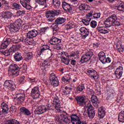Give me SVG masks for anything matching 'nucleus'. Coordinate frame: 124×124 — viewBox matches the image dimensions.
Listing matches in <instances>:
<instances>
[{
    "label": "nucleus",
    "mask_w": 124,
    "mask_h": 124,
    "mask_svg": "<svg viewBox=\"0 0 124 124\" xmlns=\"http://www.w3.org/2000/svg\"><path fill=\"white\" fill-rule=\"evenodd\" d=\"M60 108H61L60 100L59 97L56 96L54 98L53 104L39 106L35 109L34 113L35 115H41L49 110H55V108L56 110H60Z\"/></svg>",
    "instance_id": "obj_1"
},
{
    "label": "nucleus",
    "mask_w": 124,
    "mask_h": 124,
    "mask_svg": "<svg viewBox=\"0 0 124 124\" xmlns=\"http://www.w3.org/2000/svg\"><path fill=\"white\" fill-rule=\"evenodd\" d=\"M14 40H16V39H15V37L14 35L9 36L6 38V40L1 44L0 52L6 57L11 56V55H12V53H14L19 49L18 46H13L9 50H4V49H6L8 45H9L12 42L14 41Z\"/></svg>",
    "instance_id": "obj_2"
},
{
    "label": "nucleus",
    "mask_w": 124,
    "mask_h": 124,
    "mask_svg": "<svg viewBox=\"0 0 124 124\" xmlns=\"http://www.w3.org/2000/svg\"><path fill=\"white\" fill-rule=\"evenodd\" d=\"M27 69H28V65L26 63H24L22 66L13 63L9 65L8 71L12 72L13 76L16 77L19 75V72H21V73H26Z\"/></svg>",
    "instance_id": "obj_3"
},
{
    "label": "nucleus",
    "mask_w": 124,
    "mask_h": 124,
    "mask_svg": "<svg viewBox=\"0 0 124 124\" xmlns=\"http://www.w3.org/2000/svg\"><path fill=\"white\" fill-rule=\"evenodd\" d=\"M104 24L107 28H110L112 26L119 27L122 25L121 22L118 21V17L115 14H113L108 17L104 22Z\"/></svg>",
    "instance_id": "obj_4"
},
{
    "label": "nucleus",
    "mask_w": 124,
    "mask_h": 124,
    "mask_svg": "<svg viewBox=\"0 0 124 124\" xmlns=\"http://www.w3.org/2000/svg\"><path fill=\"white\" fill-rule=\"evenodd\" d=\"M49 30H50L49 27H42L39 30V31L35 29H33L27 33V37L29 38H34V37L37 36L38 34H40V35L46 34Z\"/></svg>",
    "instance_id": "obj_5"
},
{
    "label": "nucleus",
    "mask_w": 124,
    "mask_h": 124,
    "mask_svg": "<svg viewBox=\"0 0 124 124\" xmlns=\"http://www.w3.org/2000/svg\"><path fill=\"white\" fill-rule=\"evenodd\" d=\"M23 21L21 19H18L16 20L12 24L10 25L9 31L11 33H15L19 31L20 29H22V24Z\"/></svg>",
    "instance_id": "obj_6"
},
{
    "label": "nucleus",
    "mask_w": 124,
    "mask_h": 124,
    "mask_svg": "<svg viewBox=\"0 0 124 124\" xmlns=\"http://www.w3.org/2000/svg\"><path fill=\"white\" fill-rule=\"evenodd\" d=\"M61 13V10H48L46 12V16L48 22H53L55 20V16H58Z\"/></svg>",
    "instance_id": "obj_7"
},
{
    "label": "nucleus",
    "mask_w": 124,
    "mask_h": 124,
    "mask_svg": "<svg viewBox=\"0 0 124 124\" xmlns=\"http://www.w3.org/2000/svg\"><path fill=\"white\" fill-rule=\"evenodd\" d=\"M68 115V114H67L66 112L64 111V113H62L61 115L62 119H61V118H60L59 116H56L55 118L56 124H62L63 123L67 124L69 121L68 117H67Z\"/></svg>",
    "instance_id": "obj_8"
},
{
    "label": "nucleus",
    "mask_w": 124,
    "mask_h": 124,
    "mask_svg": "<svg viewBox=\"0 0 124 124\" xmlns=\"http://www.w3.org/2000/svg\"><path fill=\"white\" fill-rule=\"evenodd\" d=\"M93 56V52L91 50H87L84 54L81 57L80 59V62L81 63H85L92 60V57Z\"/></svg>",
    "instance_id": "obj_9"
},
{
    "label": "nucleus",
    "mask_w": 124,
    "mask_h": 124,
    "mask_svg": "<svg viewBox=\"0 0 124 124\" xmlns=\"http://www.w3.org/2000/svg\"><path fill=\"white\" fill-rule=\"evenodd\" d=\"M75 99L77 102V104L80 107L86 106L87 104V97L84 95L77 96L75 97Z\"/></svg>",
    "instance_id": "obj_10"
},
{
    "label": "nucleus",
    "mask_w": 124,
    "mask_h": 124,
    "mask_svg": "<svg viewBox=\"0 0 124 124\" xmlns=\"http://www.w3.org/2000/svg\"><path fill=\"white\" fill-rule=\"evenodd\" d=\"M3 86L6 89L10 91V92H13V91H15V89H16V85H15V83L14 81L12 80H6L5 81Z\"/></svg>",
    "instance_id": "obj_11"
},
{
    "label": "nucleus",
    "mask_w": 124,
    "mask_h": 124,
    "mask_svg": "<svg viewBox=\"0 0 124 124\" xmlns=\"http://www.w3.org/2000/svg\"><path fill=\"white\" fill-rule=\"evenodd\" d=\"M41 92H43L41 88L37 86L34 87L31 90V95L34 99H36V98H39V96H40Z\"/></svg>",
    "instance_id": "obj_12"
},
{
    "label": "nucleus",
    "mask_w": 124,
    "mask_h": 124,
    "mask_svg": "<svg viewBox=\"0 0 124 124\" xmlns=\"http://www.w3.org/2000/svg\"><path fill=\"white\" fill-rule=\"evenodd\" d=\"M49 80L51 86H53V87H58L60 84L58 78L54 73H51L49 75Z\"/></svg>",
    "instance_id": "obj_13"
},
{
    "label": "nucleus",
    "mask_w": 124,
    "mask_h": 124,
    "mask_svg": "<svg viewBox=\"0 0 124 124\" xmlns=\"http://www.w3.org/2000/svg\"><path fill=\"white\" fill-rule=\"evenodd\" d=\"M87 114L88 115V117L90 119H93L94 118V116H95V111L94 109H93V107L92 104L90 103H88L87 106Z\"/></svg>",
    "instance_id": "obj_14"
},
{
    "label": "nucleus",
    "mask_w": 124,
    "mask_h": 124,
    "mask_svg": "<svg viewBox=\"0 0 124 124\" xmlns=\"http://www.w3.org/2000/svg\"><path fill=\"white\" fill-rule=\"evenodd\" d=\"M16 97H15L14 99L17 100V102H19V103L24 101L25 98H26V95L25 94V93L23 90L16 93Z\"/></svg>",
    "instance_id": "obj_15"
},
{
    "label": "nucleus",
    "mask_w": 124,
    "mask_h": 124,
    "mask_svg": "<svg viewBox=\"0 0 124 124\" xmlns=\"http://www.w3.org/2000/svg\"><path fill=\"white\" fill-rule=\"evenodd\" d=\"M87 73L90 77L93 78L95 80H97L99 78L98 75H97V72L93 68L88 69Z\"/></svg>",
    "instance_id": "obj_16"
},
{
    "label": "nucleus",
    "mask_w": 124,
    "mask_h": 124,
    "mask_svg": "<svg viewBox=\"0 0 124 124\" xmlns=\"http://www.w3.org/2000/svg\"><path fill=\"white\" fill-rule=\"evenodd\" d=\"M123 71H124V67L122 66H119L116 68L114 72V75L117 79H121L123 76Z\"/></svg>",
    "instance_id": "obj_17"
},
{
    "label": "nucleus",
    "mask_w": 124,
    "mask_h": 124,
    "mask_svg": "<svg viewBox=\"0 0 124 124\" xmlns=\"http://www.w3.org/2000/svg\"><path fill=\"white\" fill-rule=\"evenodd\" d=\"M79 31L81 33V37L83 39L87 38L90 35V30L85 27H81L79 29Z\"/></svg>",
    "instance_id": "obj_18"
},
{
    "label": "nucleus",
    "mask_w": 124,
    "mask_h": 124,
    "mask_svg": "<svg viewBox=\"0 0 124 124\" xmlns=\"http://www.w3.org/2000/svg\"><path fill=\"white\" fill-rule=\"evenodd\" d=\"M62 7L66 12H72V7H71V5L64 1L62 2Z\"/></svg>",
    "instance_id": "obj_19"
},
{
    "label": "nucleus",
    "mask_w": 124,
    "mask_h": 124,
    "mask_svg": "<svg viewBox=\"0 0 124 124\" xmlns=\"http://www.w3.org/2000/svg\"><path fill=\"white\" fill-rule=\"evenodd\" d=\"M31 0H20V2L22 6L27 9V10H31V6L28 3H30Z\"/></svg>",
    "instance_id": "obj_20"
},
{
    "label": "nucleus",
    "mask_w": 124,
    "mask_h": 124,
    "mask_svg": "<svg viewBox=\"0 0 124 124\" xmlns=\"http://www.w3.org/2000/svg\"><path fill=\"white\" fill-rule=\"evenodd\" d=\"M73 88L68 86H65L62 89V94L63 95H68L71 94Z\"/></svg>",
    "instance_id": "obj_21"
},
{
    "label": "nucleus",
    "mask_w": 124,
    "mask_h": 124,
    "mask_svg": "<svg viewBox=\"0 0 124 124\" xmlns=\"http://www.w3.org/2000/svg\"><path fill=\"white\" fill-rule=\"evenodd\" d=\"M61 42H62V40L55 36H52L49 41V43L51 45H58L60 44Z\"/></svg>",
    "instance_id": "obj_22"
},
{
    "label": "nucleus",
    "mask_w": 124,
    "mask_h": 124,
    "mask_svg": "<svg viewBox=\"0 0 124 124\" xmlns=\"http://www.w3.org/2000/svg\"><path fill=\"white\" fill-rule=\"evenodd\" d=\"M71 120L73 124H81L80 118L76 114H72L71 116Z\"/></svg>",
    "instance_id": "obj_23"
},
{
    "label": "nucleus",
    "mask_w": 124,
    "mask_h": 124,
    "mask_svg": "<svg viewBox=\"0 0 124 124\" xmlns=\"http://www.w3.org/2000/svg\"><path fill=\"white\" fill-rule=\"evenodd\" d=\"M96 31H98V32H100V33H103L104 34H105V33H108V32H109V31L107 29V28H106V27L103 26H100L99 25H98L96 28Z\"/></svg>",
    "instance_id": "obj_24"
},
{
    "label": "nucleus",
    "mask_w": 124,
    "mask_h": 124,
    "mask_svg": "<svg viewBox=\"0 0 124 124\" xmlns=\"http://www.w3.org/2000/svg\"><path fill=\"white\" fill-rule=\"evenodd\" d=\"M1 108L2 110V112H3V114L5 115H7L8 114V111L9 110V108H8V105L5 102H2L1 104Z\"/></svg>",
    "instance_id": "obj_25"
},
{
    "label": "nucleus",
    "mask_w": 124,
    "mask_h": 124,
    "mask_svg": "<svg viewBox=\"0 0 124 124\" xmlns=\"http://www.w3.org/2000/svg\"><path fill=\"white\" fill-rule=\"evenodd\" d=\"M106 112H105V108L103 106L99 108L98 111V115L101 119H103L105 117Z\"/></svg>",
    "instance_id": "obj_26"
},
{
    "label": "nucleus",
    "mask_w": 124,
    "mask_h": 124,
    "mask_svg": "<svg viewBox=\"0 0 124 124\" xmlns=\"http://www.w3.org/2000/svg\"><path fill=\"white\" fill-rule=\"evenodd\" d=\"M19 111L25 116H31V112L25 107L21 108Z\"/></svg>",
    "instance_id": "obj_27"
},
{
    "label": "nucleus",
    "mask_w": 124,
    "mask_h": 124,
    "mask_svg": "<svg viewBox=\"0 0 124 124\" xmlns=\"http://www.w3.org/2000/svg\"><path fill=\"white\" fill-rule=\"evenodd\" d=\"M14 59L15 62H21L23 61V57H22V53L16 52L14 55Z\"/></svg>",
    "instance_id": "obj_28"
},
{
    "label": "nucleus",
    "mask_w": 124,
    "mask_h": 124,
    "mask_svg": "<svg viewBox=\"0 0 124 124\" xmlns=\"http://www.w3.org/2000/svg\"><path fill=\"white\" fill-rule=\"evenodd\" d=\"M98 56L99 61L102 63L105 60V58H106V54L104 52L101 51L98 53Z\"/></svg>",
    "instance_id": "obj_29"
},
{
    "label": "nucleus",
    "mask_w": 124,
    "mask_h": 124,
    "mask_svg": "<svg viewBox=\"0 0 124 124\" xmlns=\"http://www.w3.org/2000/svg\"><path fill=\"white\" fill-rule=\"evenodd\" d=\"M66 19L65 17H58L56 20H55V22L58 25H62V24L65 23Z\"/></svg>",
    "instance_id": "obj_30"
},
{
    "label": "nucleus",
    "mask_w": 124,
    "mask_h": 124,
    "mask_svg": "<svg viewBox=\"0 0 124 124\" xmlns=\"http://www.w3.org/2000/svg\"><path fill=\"white\" fill-rule=\"evenodd\" d=\"M86 90L85 88V84H81L77 87V92L78 93H84V91Z\"/></svg>",
    "instance_id": "obj_31"
},
{
    "label": "nucleus",
    "mask_w": 124,
    "mask_h": 124,
    "mask_svg": "<svg viewBox=\"0 0 124 124\" xmlns=\"http://www.w3.org/2000/svg\"><path fill=\"white\" fill-rule=\"evenodd\" d=\"M12 9H15V10H20L21 9V8L22 7V6H21V4L17 3L16 2H12Z\"/></svg>",
    "instance_id": "obj_32"
},
{
    "label": "nucleus",
    "mask_w": 124,
    "mask_h": 124,
    "mask_svg": "<svg viewBox=\"0 0 124 124\" xmlns=\"http://www.w3.org/2000/svg\"><path fill=\"white\" fill-rule=\"evenodd\" d=\"M31 39H32V38L28 37V34H27V38L24 39V43H25L26 45H32L33 46H35V43H32V42L31 41Z\"/></svg>",
    "instance_id": "obj_33"
},
{
    "label": "nucleus",
    "mask_w": 124,
    "mask_h": 124,
    "mask_svg": "<svg viewBox=\"0 0 124 124\" xmlns=\"http://www.w3.org/2000/svg\"><path fill=\"white\" fill-rule=\"evenodd\" d=\"M42 66L44 67V69H46V68H48V67L50 66L49 59H46L42 63Z\"/></svg>",
    "instance_id": "obj_34"
},
{
    "label": "nucleus",
    "mask_w": 124,
    "mask_h": 124,
    "mask_svg": "<svg viewBox=\"0 0 124 124\" xmlns=\"http://www.w3.org/2000/svg\"><path fill=\"white\" fill-rule=\"evenodd\" d=\"M5 124H21L20 122L15 119H10L6 121Z\"/></svg>",
    "instance_id": "obj_35"
},
{
    "label": "nucleus",
    "mask_w": 124,
    "mask_h": 124,
    "mask_svg": "<svg viewBox=\"0 0 124 124\" xmlns=\"http://www.w3.org/2000/svg\"><path fill=\"white\" fill-rule=\"evenodd\" d=\"M51 28L53 30V32L55 33L56 32H58L60 28H59V24L56 23V22L53 23L51 25Z\"/></svg>",
    "instance_id": "obj_36"
},
{
    "label": "nucleus",
    "mask_w": 124,
    "mask_h": 124,
    "mask_svg": "<svg viewBox=\"0 0 124 124\" xmlns=\"http://www.w3.org/2000/svg\"><path fill=\"white\" fill-rule=\"evenodd\" d=\"M26 13V11H25L24 9H21L20 10L17 11L16 12V16L17 17H21L22 16H24Z\"/></svg>",
    "instance_id": "obj_37"
},
{
    "label": "nucleus",
    "mask_w": 124,
    "mask_h": 124,
    "mask_svg": "<svg viewBox=\"0 0 124 124\" xmlns=\"http://www.w3.org/2000/svg\"><path fill=\"white\" fill-rule=\"evenodd\" d=\"M118 121L120 122H124V110L121 111L118 115Z\"/></svg>",
    "instance_id": "obj_38"
},
{
    "label": "nucleus",
    "mask_w": 124,
    "mask_h": 124,
    "mask_svg": "<svg viewBox=\"0 0 124 124\" xmlns=\"http://www.w3.org/2000/svg\"><path fill=\"white\" fill-rule=\"evenodd\" d=\"M93 10H91L90 13H88L86 15V19H85L86 21H87L88 22L90 23V22H91L92 18H91V17H92V16H93Z\"/></svg>",
    "instance_id": "obj_39"
},
{
    "label": "nucleus",
    "mask_w": 124,
    "mask_h": 124,
    "mask_svg": "<svg viewBox=\"0 0 124 124\" xmlns=\"http://www.w3.org/2000/svg\"><path fill=\"white\" fill-rule=\"evenodd\" d=\"M3 18L5 19H10L12 16V14L10 12H5L3 14Z\"/></svg>",
    "instance_id": "obj_40"
},
{
    "label": "nucleus",
    "mask_w": 124,
    "mask_h": 124,
    "mask_svg": "<svg viewBox=\"0 0 124 124\" xmlns=\"http://www.w3.org/2000/svg\"><path fill=\"white\" fill-rule=\"evenodd\" d=\"M117 9L119 11L124 12V2H120L117 5Z\"/></svg>",
    "instance_id": "obj_41"
},
{
    "label": "nucleus",
    "mask_w": 124,
    "mask_h": 124,
    "mask_svg": "<svg viewBox=\"0 0 124 124\" xmlns=\"http://www.w3.org/2000/svg\"><path fill=\"white\" fill-rule=\"evenodd\" d=\"M62 62H63L66 65H68L69 64V62H70V60H69V59L66 58L64 57V56H62Z\"/></svg>",
    "instance_id": "obj_42"
},
{
    "label": "nucleus",
    "mask_w": 124,
    "mask_h": 124,
    "mask_svg": "<svg viewBox=\"0 0 124 124\" xmlns=\"http://www.w3.org/2000/svg\"><path fill=\"white\" fill-rule=\"evenodd\" d=\"M33 57L32 55V53L31 52H30L28 53L25 58V61L28 62V61H30V60H31Z\"/></svg>",
    "instance_id": "obj_43"
},
{
    "label": "nucleus",
    "mask_w": 124,
    "mask_h": 124,
    "mask_svg": "<svg viewBox=\"0 0 124 124\" xmlns=\"http://www.w3.org/2000/svg\"><path fill=\"white\" fill-rule=\"evenodd\" d=\"M45 48L43 46H41L40 49L37 52V55L38 56H41L42 55V53H44L46 51Z\"/></svg>",
    "instance_id": "obj_44"
},
{
    "label": "nucleus",
    "mask_w": 124,
    "mask_h": 124,
    "mask_svg": "<svg viewBox=\"0 0 124 124\" xmlns=\"http://www.w3.org/2000/svg\"><path fill=\"white\" fill-rule=\"evenodd\" d=\"M35 1L40 5H45L46 4V0H35Z\"/></svg>",
    "instance_id": "obj_45"
},
{
    "label": "nucleus",
    "mask_w": 124,
    "mask_h": 124,
    "mask_svg": "<svg viewBox=\"0 0 124 124\" xmlns=\"http://www.w3.org/2000/svg\"><path fill=\"white\" fill-rule=\"evenodd\" d=\"M55 8L59 9L60 7H61V1L58 0L57 2H54V3L53 4Z\"/></svg>",
    "instance_id": "obj_46"
},
{
    "label": "nucleus",
    "mask_w": 124,
    "mask_h": 124,
    "mask_svg": "<svg viewBox=\"0 0 124 124\" xmlns=\"http://www.w3.org/2000/svg\"><path fill=\"white\" fill-rule=\"evenodd\" d=\"M62 80L64 83H66V84H68L69 83V80H70V78H68L66 76L63 77L62 78Z\"/></svg>",
    "instance_id": "obj_47"
},
{
    "label": "nucleus",
    "mask_w": 124,
    "mask_h": 124,
    "mask_svg": "<svg viewBox=\"0 0 124 124\" xmlns=\"http://www.w3.org/2000/svg\"><path fill=\"white\" fill-rule=\"evenodd\" d=\"M111 60L110 57H108L107 58L106 57L104 62H103L102 63L103 64H105V63H110L111 62Z\"/></svg>",
    "instance_id": "obj_48"
},
{
    "label": "nucleus",
    "mask_w": 124,
    "mask_h": 124,
    "mask_svg": "<svg viewBox=\"0 0 124 124\" xmlns=\"http://www.w3.org/2000/svg\"><path fill=\"white\" fill-rule=\"evenodd\" d=\"M91 101L93 103L98 102V98L96 95H93L91 97Z\"/></svg>",
    "instance_id": "obj_49"
},
{
    "label": "nucleus",
    "mask_w": 124,
    "mask_h": 124,
    "mask_svg": "<svg viewBox=\"0 0 124 124\" xmlns=\"http://www.w3.org/2000/svg\"><path fill=\"white\" fill-rule=\"evenodd\" d=\"M60 54L61 55V58L62 59V57H64V58H65V57H66V58H68V57H69L68 56V53H67V52H61Z\"/></svg>",
    "instance_id": "obj_50"
},
{
    "label": "nucleus",
    "mask_w": 124,
    "mask_h": 124,
    "mask_svg": "<svg viewBox=\"0 0 124 124\" xmlns=\"http://www.w3.org/2000/svg\"><path fill=\"white\" fill-rule=\"evenodd\" d=\"M17 111V108H16V107L14 106H12L11 107L10 109V113H15Z\"/></svg>",
    "instance_id": "obj_51"
},
{
    "label": "nucleus",
    "mask_w": 124,
    "mask_h": 124,
    "mask_svg": "<svg viewBox=\"0 0 124 124\" xmlns=\"http://www.w3.org/2000/svg\"><path fill=\"white\" fill-rule=\"evenodd\" d=\"M26 77L25 76H21L19 79L20 84H24V83H26Z\"/></svg>",
    "instance_id": "obj_52"
},
{
    "label": "nucleus",
    "mask_w": 124,
    "mask_h": 124,
    "mask_svg": "<svg viewBox=\"0 0 124 124\" xmlns=\"http://www.w3.org/2000/svg\"><path fill=\"white\" fill-rule=\"evenodd\" d=\"M67 30H71V29H73V28H75V25H74V24L72 23H71L70 22H68L67 24Z\"/></svg>",
    "instance_id": "obj_53"
},
{
    "label": "nucleus",
    "mask_w": 124,
    "mask_h": 124,
    "mask_svg": "<svg viewBox=\"0 0 124 124\" xmlns=\"http://www.w3.org/2000/svg\"><path fill=\"white\" fill-rule=\"evenodd\" d=\"M100 13H94L93 12V18H94L95 19H98V18H100Z\"/></svg>",
    "instance_id": "obj_54"
},
{
    "label": "nucleus",
    "mask_w": 124,
    "mask_h": 124,
    "mask_svg": "<svg viewBox=\"0 0 124 124\" xmlns=\"http://www.w3.org/2000/svg\"><path fill=\"white\" fill-rule=\"evenodd\" d=\"M90 26L92 28L94 29V28L97 26V23L95 21L93 20L91 22Z\"/></svg>",
    "instance_id": "obj_55"
},
{
    "label": "nucleus",
    "mask_w": 124,
    "mask_h": 124,
    "mask_svg": "<svg viewBox=\"0 0 124 124\" xmlns=\"http://www.w3.org/2000/svg\"><path fill=\"white\" fill-rule=\"evenodd\" d=\"M44 49H46V51H47V50H49V51L51 52H52V49L50 48V46L48 45H43L42 46Z\"/></svg>",
    "instance_id": "obj_56"
},
{
    "label": "nucleus",
    "mask_w": 124,
    "mask_h": 124,
    "mask_svg": "<svg viewBox=\"0 0 124 124\" xmlns=\"http://www.w3.org/2000/svg\"><path fill=\"white\" fill-rule=\"evenodd\" d=\"M82 10H88V7H89V5L85 4H81V5Z\"/></svg>",
    "instance_id": "obj_57"
},
{
    "label": "nucleus",
    "mask_w": 124,
    "mask_h": 124,
    "mask_svg": "<svg viewBox=\"0 0 124 124\" xmlns=\"http://www.w3.org/2000/svg\"><path fill=\"white\" fill-rule=\"evenodd\" d=\"M116 64H117V63H115L114 62H113L111 63V66H109V67H110L111 70L114 69V68H115V67H116Z\"/></svg>",
    "instance_id": "obj_58"
},
{
    "label": "nucleus",
    "mask_w": 124,
    "mask_h": 124,
    "mask_svg": "<svg viewBox=\"0 0 124 124\" xmlns=\"http://www.w3.org/2000/svg\"><path fill=\"white\" fill-rule=\"evenodd\" d=\"M76 63H77V62L75 60H71L70 61V64L71 65H76Z\"/></svg>",
    "instance_id": "obj_59"
},
{
    "label": "nucleus",
    "mask_w": 124,
    "mask_h": 124,
    "mask_svg": "<svg viewBox=\"0 0 124 124\" xmlns=\"http://www.w3.org/2000/svg\"><path fill=\"white\" fill-rule=\"evenodd\" d=\"M118 51H119L120 53H121V52H124V47H119L118 46H116Z\"/></svg>",
    "instance_id": "obj_60"
},
{
    "label": "nucleus",
    "mask_w": 124,
    "mask_h": 124,
    "mask_svg": "<svg viewBox=\"0 0 124 124\" xmlns=\"http://www.w3.org/2000/svg\"><path fill=\"white\" fill-rule=\"evenodd\" d=\"M82 21L85 26H89V25H90V22H88V21L85 19H83Z\"/></svg>",
    "instance_id": "obj_61"
},
{
    "label": "nucleus",
    "mask_w": 124,
    "mask_h": 124,
    "mask_svg": "<svg viewBox=\"0 0 124 124\" xmlns=\"http://www.w3.org/2000/svg\"><path fill=\"white\" fill-rule=\"evenodd\" d=\"M79 55V52L75 51L71 54V57H75V56H78Z\"/></svg>",
    "instance_id": "obj_62"
},
{
    "label": "nucleus",
    "mask_w": 124,
    "mask_h": 124,
    "mask_svg": "<svg viewBox=\"0 0 124 124\" xmlns=\"http://www.w3.org/2000/svg\"><path fill=\"white\" fill-rule=\"evenodd\" d=\"M93 104L94 107H96V108H98V107L99 106V102L98 101L95 103H93Z\"/></svg>",
    "instance_id": "obj_63"
},
{
    "label": "nucleus",
    "mask_w": 124,
    "mask_h": 124,
    "mask_svg": "<svg viewBox=\"0 0 124 124\" xmlns=\"http://www.w3.org/2000/svg\"><path fill=\"white\" fill-rule=\"evenodd\" d=\"M2 2L4 5H6L7 4H10L9 1H6L5 0H2Z\"/></svg>",
    "instance_id": "obj_64"
}]
</instances>
